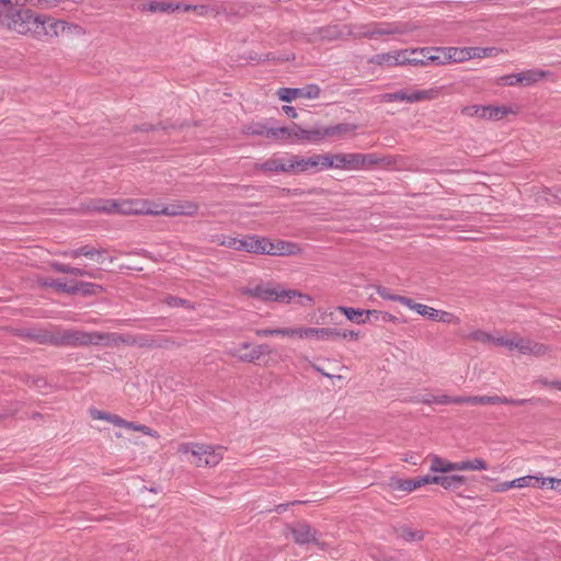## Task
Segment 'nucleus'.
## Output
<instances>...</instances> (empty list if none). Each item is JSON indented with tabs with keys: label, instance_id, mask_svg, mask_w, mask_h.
I'll return each instance as SVG.
<instances>
[{
	"label": "nucleus",
	"instance_id": "obj_36",
	"mask_svg": "<svg viewBox=\"0 0 561 561\" xmlns=\"http://www.w3.org/2000/svg\"><path fill=\"white\" fill-rule=\"evenodd\" d=\"M466 483V478L460 474L438 476L437 484L445 490L459 488Z\"/></svg>",
	"mask_w": 561,
	"mask_h": 561
},
{
	"label": "nucleus",
	"instance_id": "obj_41",
	"mask_svg": "<svg viewBox=\"0 0 561 561\" xmlns=\"http://www.w3.org/2000/svg\"><path fill=\"white\" fill-rule=\"evenodd\" d=\"M278 256L299 255L302 252V249L299 244L284 240H278Z\"/></svg>",
	"mask_w": 561,
	"mask_h": 561
},
{
	"label": "nucleus",
	"instance_id": "obj_43",
	"mask_svg": "<svg viewBox=\"0 0 561 561\" xmlns=\"http://www.w3.org/2000/svg\"><path fill=\"white\" fill-rule=\"evenodd\" d=\"M51 267L56 272L71 274V275H75V276H90V277L94 276L92 273H90V272H88L85 270H81V268H78V267H71L69 265L61 264V263H54L51 265Z\"/></svg>",
	"mask_w": 561,
	"mask_h": 561
},
{
	"label": "nucleus",
	"instance_id": "obj_13",
	"mask_svg": "<svg viewBox=\"0 0 561 561\" xmlns=\"http://www.w3.org/2000/svg\"><path fill=\"white\" fill-rule=\"evenodd\" d=\"M154 215L164 216H194L198 211V205L195 202L184 201L169 206L153 205Z\"/></svg>",
	"mask_w": 561,
	"mask_h": 561
},
{
	"label": "nucleus",
	"instance_id": "obj_34",
	"mask_svg": "<svg viewBox=\"0 0 561 561\" xmlns=\"http://www.w3.org/2000/svg\"><path fill=\"white\" fill-rule=\"evenodd\" d=\"M467 49L469 60L496 57L502 53V49L497 47H467Z\"/></svg>",
	"mask_w": 561,
	"mask_h": 561
},
{
	"label": "nucleus",
	"instance_id": "obj_19",
	"mask_svg": "<svg viewBox=\"0 0 561 561\" xmlns=\"http://www.w3.org/2000/svg\"><path fill=\"white\" fill-rule=\"evenodd\" d=\"M335 329L298 325V340L327 341L334 339Z\"/></svg>",
	"mask_w": 561,
	"mask_h": 561
},
{
	"label": "nucleus",
	"instance_id": "obj_42",
	"mask_svg": "<svg viewBox=\"0 0 561 561\" xmlns=\"http://www.w3.org/2000/svg\"><path fill=\"white\" fill-rule=\"evenodd\" d=\"M278 240L261 237L260 254L278 256Z\"/></svg>",
	"mask_w": 561,
	"mask_h": 561
},
{
	"label": "nucleus",
	"instance_id": "obj_21",
	"mask_svg": "<svg viewBox=\"0 0 561 561\" xmlns=\"http://www.w3.org/2000/svg\"><path fill=\"white\" fill-rule=\"evenodd\" d=\"M416 55L424 57L425 67L430 64L437 66L447 65L445 46L416 48Z\"/></svg>",
	"mask_w": 561,
	"mask_h": 561
},
{
	"label": "nucleus",
	"instance_id": "obj_24",
	"mask_svg": "<svg viewBox=\"0 0 561 561\" xmlns=\"http://www.w3.org/2000/svg\"><path fill=\"white\" fill-rule=\"evenodd\" d=\"M443 88L432 87L430 89H408L409 103L432 101L442 95Z\"/></svg>",
	"mask_w": 561,
	"mask_h": 561
},
{
	"label": "nucleus",
	"instance_id": "obj_28",
	"mask_svg": "<svg viewBox=\"0 0 561 561\" xmlns=\"http://www.w3.org/2000/svg\"><path fill=\"white\" fill-rule=\"evenodd\" d=\"M430 459H431V466H430L431 472L448 473L451 471H459V461L453 462V461L444 459L437 455L430 456Z\"/></svg>",
	"mask_w": 561,
	"mask_h": 561
},
{
	"label": "nucleus",
	"instance_id": "obj_15",
	"mask_svg": "<svg viewBox=\"0 0 561 561\" xmlns=\"http://www.w3.org/2000/svg\"><path fill=\"white\" fill-rule=\"evenodd\" d=\"M61 20L41 14L39 25L34 32V37L51 39L60 37Z\"/></svg>",
	"mask_w": 561,
	"mask_h": 561
},
{
	"label": "nucleus",
	"instance_id": "obj_52",
	"mask_svg": "<svg viewBox=\"0 0 561 561\" xmlns=\"http://www.w3.org/2000/svg\"><path fill=\"white\" fill-rule=\"evenodd\" d=\"M471 339L474 341L490 343L494 345V340H496V336H493L484 331H477L471 334Z\"/></svg>",
	"mask_w": 561,
	"mask_h": 561
},
{
	"label": "nucleus",
	"instance_id": "obj_40",
	"mask_svg": "<svg viewBox=\"0 0 561 561\" xmlns=\"http://www.w3.org/2000/svg\"><path fill=\"white\" fill-rule=\"evenodd\" d=\"M488 463L482 458L459 461V471H482L488 470Z\"/></svg>",
	"mask_w": 561,
	"mask_h": 561
},
{
	"label": "nucleus",
	"instance_id": "obj_20",
	"mask_svg": "<svg viewBox=\"0 0 561 561\" xmlns=\"http://www.w3.org/2000/svg\"><path fill=\"white\" fill-rule=\"evenodd\" d=\"M271 352L268 345L260 344L252 347L249 352H240L239 348H229L227 354L231 357L237 358L242 363H253L259 360L263 355Z\"/></svg>",
	"mask_w": 561,
	"mask_h": 561
},
{
	"label": "nucleus",
	"instance_id": "obj_4",
	"mask_svg": "<svg viewBox=\"0 0 561 561\" xmlns=\"http://www.w3.org/2000/svg\"><path fill=\"white\" fill-rule=\"evenodd\" d=\"M534 399H510L506 397L500 396H466V397H449L446 394L432 397L430 399H424V403H435V404H516L523 405L526 403H533Z\"/></svg>",
	"mask_w": 561,
	"mask_h": 561
},
{
	"label": "nucleus",
	"instance_id": "obj_3",
	"mask_svg": "<svg viewBox=\"0 0 561 561\" xmlns=\"http://www.w3.org/2000/svg\"><path fill=\"white\" fill-rule=\"evenodd\" d=\"M61 342L67 345L81 346V345H105L116 346L119 344L134 345L136 339L133 336H124L117 333H99V332H83V331H69L66 332Z\"/></svg>",
	"mask_w": 561,
	"mask_h": 561
},
{
	"label": "nucleus",
	"instance_id": "obj_58",
	"mask_svg": "<svg viewBox=\"0 0 561 561\" xmlns=\"http://www.w3.org/2000/svg\"><path fill=\"white\" fill-rule=\"evenodd\" d=\"M407 65L425 67V59L421 55L407 57Z\"/></svg>",
	"mask_w": 561,
	"mask_h": 561
},
{
	"label": "nucleus",
	"instance_id": "obj_53",
	"mask_svg": "<svg viewBox=\"0 0 561 561\" xmlns=\"http://www.w3.org/2000/svg\"><path fill=\"white\" fill-rule=\"evenodd\" d=\"M41 285L49 286V287H55L57 289H60V290L67 291V293H76L75 287H67L66 284H62V283H59V282H55V280H42Z\"/></svg>",
	"mask_w": 561,
	"mask_h": 561
},
{
	"label": "nucleus",
	"instance_id": "obj_27",
	"mask_svg": "<svg viewBox=\"0 0 561 561\" xmlns=\"http://www.w3.org/2000/svg\"><path fill=\"white\" fill-rule=\"evenodd\" d=\"M294 540L298 545H306L316 541V530L307 524H298L291 527Z\"/></svg>",
	"mask_w": 561,
	"mask_h": 561
},
{
	"label": "nucleus",
	"instance_id": "obj_11",
	"mask_svg": "<svg viewBox=\"0 0 561 561\" xmlns=\"http://www.w3.org/2000/svg\"><path fill=\"white\" fill-rule=\"evenodd\" d=\"M153 205L147 199H115L114 214L119 215H154Z\"/></svg>",
	"mask_w": 561,
	"mask_h": 561
},
{
	"label": "nucleus",
	"instance_id": "obj_57",
	"mask_svg": "<svg viewBox=\"0 0 561 561\" xmlns=\"http://www.w3.org/2000/svg\"><path fill=\"white\" fill-rule=\"evenodd\" d=\"M238 238L232 237H222V239L219 241V244L222 247H227L233 250H237L238 248Z\"/></svg>",
	"mask_w": 561,
	"mask_h": 561
},
{
	"label": "nucleus",
	"instance_id": "obj_26",
	"mask_svg": "<svg viewBox=\"0 0 561 561\" xmlns=\"http://www.w3.org/2000/svg\"><path fill=\"white\" fill-rule=\"evenodd\" d=\"M181 11H194L199 16H216L222 11V7L218 3H203L199 5L182 4Z\"/></svg>",
	"mask_w": 561,
	"mask_h": 561
},
{
	"label": "nucleus",
	"instance_id": "obj_5",
	"mask_svg": "<svg viewBox=\"0 0 561 561\" xmlns=\"http://www.w3.org/2000/svg\"><path fill=\"white\" fill-rule=\"evenodd\" d=\"M377 162L373 154L363 153H325V170L340 169L346 171H357L366 169Z\"/></svg>",
	"mask_w": 561,
	"mask_h": 561
},
{
	"label": "nucleus",
	"instance_id": "obj_59",
	"mask_svg": "<svg viewBox=\"0 0 561 561\" xmlns=\"http://www.w3.org/2000/svg\"><path fill=\"white\" fill-rule=\"evenodd\" d=\"M416 481H417V484H419V488L425 485V484H430V483H434V484H437V481H438V476H423V477H417L416 478Z\"/></svg>",
	"mask_w": 561,
	"mask_h": 561
},
{
	"label": "nucleus",
	"instance_id": "obj_50",
	"mask_svg": "<svg viewBox=\"0 0 561 561\" xmlns=\"http://www.w3.org/2000/svg\"><path fill=\"white\" fill-rule=\"evenodd\" d=\"M75 289L76 293L81 291L85 295H95L103 290L102 286L92 283L81 284L79 287H75Z\"/></svg>",
	"mask_w": 561,
	"mask_h": 561
},
{
	"label": "nucleus",
	"instance_id": "obj_46",
	"mask_svg": "<svg viewBox=\"0 0 561 561\" xmlns=\"http://www.w3.org/2000/svg\"><path fill=\"white\" fill-rule=\"evenodd\" d=\"M437 322L447 323V324H460V318L451 312L437 310L436 320Z\"/></svg>",
	"mask_w": 561,
	"mask_h": 561
},
{
	"label": "nucleus",
	"instance_id": "obj_48",
	"mask_svg": "<svg viewBox=\"0 0 561 561\" xmlns=\"http://www.w3.org/2000/svg\"><path fill=\"white\" fill-rule=\"evenodd\" d=\"M536 480H538V476H525L515 479V488L524 489V488H537Z\"/></svg>",
	"mask_w": 561,
	"mask_h": 561
},
{
	"label": "nucleus",
	"instance_id": "obj_64",
	"mask_svg": "<svg viewBox=\"0 0 561 561\" xmlns=\"http://www.w3.org/2000/svg\"><path fill=\"white\" fill-rule=\"evenodd\" d=\"M378 320H381L383 322H396L397 318L394 316H392L391 313H389V312L380 311Z\"/></svg>",
	"mask_w": 561,
	"mask_h": 561
},
{
	"label": "nucleus",
	"instance_id": "obj_44",
	"mask_svg": "<svg viewBox=\"0 0 561 561\" xmlns=\"http://www.w3.org/2000/svg\"><path fill=\"white\" fill-rule=\"evenodd\" d=\"M380 101L383 103H391L396 101H402L409 103L408 89L399 90L393 93H385L380 95Z\"/></svg>",
	"mask_w": 561,
	"mask_h": 561
},
{
	"label": "nucleus",
	"instance_id": "obj_29",
	"mask_svg": "<svg viewBox=\"0 0 561 561\" xmlns=\"http://www.w3.org/2000/svg\"><path fill=\"white\" fill-rule=\"evenodd\" d=\"M525 339L518 335H501L494 340V345L503 346L508 351H517L522 354V346L524 347Z\"/></svg>",
	"mask_w": 561,
	"mask_h": 561
},
{
	"label": "nucleus",
	"instance_id": "obj_18",
	"mask_svg": "<svg viewBox=\"0 0 561 561\" xmlns=\"http://www.w3.org/2000/svg\"><path fill=\"white\" fill-rule=\"evenodd\" d=\"M280 284H260L247 290V294L264 302H277Z\"/></svg>",
	"mask_w": 561,
	"mask_h": 561
},
{
	"label": "nucleus",
	"instance_id": "obj_16",
	"mask_svg": "<svg viewBox=\"0 0 561 561\" xmlns=\"http://www.w3.org/2000/svg\"><path fill=\"white\" fill-rule=\"evenodd\" d=\"M320 88L316 84H310L301 89L294 88H280L277 91L279 100L284 102H291L297 98H304L308 100L318 99L320 95Z\"/></svg>",
	"mask_w": 561,
	"mask_h": 561
},
{
	"label": "nucleus",
	"instance_id": "obj_23",
	"mask_svg": "<svg viewBox=\"0 0 561 561\" xmlns=\"http://www.w3.org/2000/svg\"><path fill=\"white\" fill-rule=\"evenodd\" d=\"M255 169L262 172H284L290 173L289 156L287 157H273L262 163H257Z\"/></svg>",
	"mask_w": 561,
	"mask_h": 561
},
{
	"label": "nucleus",
	"instance_id": "obj_62",
	"mask_svg": "<svg viewBox=\"0 0 561 561\" xmlns=\"http://www.w3.org/2000/svg\"><path fill=\"white\" fill-rule=\"evenodd\" d=\"M255 334L260 337H270L275 336V328L274 329H257Z\"/></svg>",
	"mask_w": 561,
	"mask_h": 561
},
{
	"label": "nucleus",
	"instance_id": "obj_6",
	"mask_svg": "<svg viewBox=\"0 0 561 561\" xmlns=\"http://www.w3.org/2000/svg\"><path fill=\"white\" fill-rule=\"evenodd\" d=\"M267 137L284 139L290 144H318L317 128H302L294 124L289 127L271 128Z\"/></svg>",
	"mask_w": 561,
	"mask_h": 561
},
{
	"label": "nucleus",
	"instance_id": "obj_7",
	"mask_svg": "<svg viewBox=\"0 0 561 561\" xmlns=\"http://www.w3.org/2000/svg\"><path fill=\"white\" fill-rule=\"evenodd\" d=\"M467 117H479L488 121H500L517 111L511 105H468L461 110Z\"/></svg>",
	"mask_w": 561,
	"mask_h": 561
},
{
	"label": "nucleus",
	"instance_id": "obj_14",
	"mask_svg": "<svg viewBox=\"0 0 561 561\" xmlns=\"http://www.w3.org/2000/svg\"><path fill=\"white\" fill-rule=\"evenodd\" d=\"M278 304H296L299 307H311L314 305V299L309 294L302 293L298 289L288 288L280 284Z\"/></svg>",
	"mask_w": 561,
	"mask_h": 561
},
{
	"label": "nucleus",
	"instance_id": "obj_55",
	"mask_svg": "<svg viewBox=\"0 0 561 561\" xmlns=\"http://www.w3.org/2000/svg\"><path fill=\"white\" fill-rule=\"evenodd\" d=\"M376 293L383 299H387V300H392V301H398L399 299V295H393V294H390L389 290L386 288V287H382V286H378L376 288Z\"/></svg>",
	"mask_w": 561,
	"mask_h": 561
},
{
	"label": "nucleus",
	"instance_id": "obj_30",
	"mask_svg": "<svg viewBox=\"0 0 561 561\" xmlns=\"http://www.w3.org/2000/svg\"><path fill=\"white\" fill-rule=\"evenodd\" d=\"M115 426H118V427H122V428H125V430H128V431H135V432H139V433H142L144 435H147V436H150V437H153V438H159L160 435L157 431L144 425V424H138V423H135V422H130V421H126L124 420L123 417L118 416L117 417V421H116V425Z\"/></svg>",
	"mask_w": 561,
	"mask_h": 561
},
{
	"label": "nucleus",
	"instance_id": "obj_25",
	"mask_svg": "<svg viewBox=\"0 0 561 561\" xmlns=\"http://www.w3.org/2000/svg\"><path fill=\"white\" fill-rule=\"evenodd\" d=\"M104 253L105 251L103 249H95L89 245H83L78 249L65 251L62 252V255L72 259L87 256L91 260H95L96 262L102 263L104 261Z\"/></svg>",
	"mask_w": 561,
	"mask_h": 561
},
{
	"label": "nucleus",
	"instance_id": "obj_60",
	"mask_svg": "<svg viewBox=\"0 0 561 561\" xmlns=\"http://www.w3.org/2000/svg\"><path fill=\"white\" fill-rule=\"evenodd\" d=\"M398 302L402 304L403 306L408 307L409 309L415 312L417 311V307L420 306L419 302H414L412 299L404 296H400Z\"/></svg>",
	"mask_w": 561,
	"mask_h": 561
},
{
	"label": "nucleus",
	"instance_id": "obj_56",
	"mask_svg": "<svg viewBox=\"0 0 561 561\" xmlns=\"http://www.w3.org/2000/svg\"><path fill=\"white\" fill-rule=\"evenodd\" d=\"M334 337H340V339H348V340H358L359 339V333L356 332V331H337L335 330V333H334Z\"/></svg>",
	"mask_w": 561,
	"mask_h": 561
},
{
	"label": "nucleus",
	"instance_id": "obj_1",
	"mask_svg": "<svg viewBox=\"0 0 561 561\" xmlns=\"http://www.w3.org/2000/svg\"><path fill=\"white\" fill-rule=\"evenodd\" d=\"M38 0H7V7L0 15V24L21 35H34L39 25L41 14L34 13L28 5Z\"/></svg>",
	"mask_w": 561,
	"mask_h": 561
},
{
	"label": "nucleus",
	"instance_id": "obj_2",
	"mask_svg": "<svg viewBox=\"0 0 561 561\" xmlns=\"http://www.w3.org/2000/svg\"><path fill=\"white\" fill-rule=\"evenodd\" d=\"M176 451L182 461L197 468H213L224 459L225 448L216 445L185 442L178 445Z\"/></svg>",
	"mask_w": 561,
	"mask_h": 561
},
{
	"label": "nucleus",
	"instance_id": "obj_39",
	"mask_svg": "<svg viewBox=\"0 0 561 561\" xmlns=\"http://www.w3.org/2000/svg\"><path fill=\"white\" fill-rule=\"evenodd\" d=\"M85 34V31L82 26L76 23H70L68 21L61 20V37H79Z\"/></svg>",
	"mask_w": 561,
	"mask_h": 561
},
{
	"label": "nucleus",
	"instance_id": "obj_17",
	"mask_svg": "<svg viewBox=\"0 0 561 561\" xmlns=\"http://www.w3.org/2000/svg\"><path fill=\"white\" fill-rule=\"evenodd\" d=\"M316 128L318 144H320L327 138H344L347 134L355 131L357 126L354 124L342 123L332 126H317Z\"/></svg>",
	"mask_w": 561,
	"mask_h": 561
},
{
	"label": "nucleus",
	"instance_id": "obj_45",
	"mask_svg": "<svg viewBox=\"0 0 561 561\" xmlns=\"http://www.w3.org/2000/svg\"><path fill=\"white\" fill-rule=\"evenodd\" d=\"M89 414L93 420L106 421L108 423H112L113 425H116V421L118 417V415L116 414L107 413L94 408L89 410Z\"/></svg>",
	"mask_w": 561,
	"mask_h": 561
},
{
	"label": "nucleus",
	"instance_id": "obj_8",
	"mask_svg": "<svg viewBox=\"0 0 561 561\" xmlns=\"http://www.w3.org/2000/svg\"><path fill=\"white\" fill-rule=\"evenodd\" d=\"M550 77V72L541 69H529L518 73L505 75L497 78V84L514 87L517 84L529 87L546 78Z\"/></svg>",
	"mask_w": 561,
	"mask_h": 561
},
{
	"label": "nucleus",
	"instance_id": "obj_37",
	"mask_svg": "<svg viewBox=\"0 0 561 561\" xmlns=\"http://www.w3.org/2000/svg\"><path fill=\"white\" fill-rule=\"evenodd\" d=\"M337 311H340L342 314L346 317L347 320L356 323V324H364L367 322L366 319H364V312L363 309L352 308V307H344L339 306Z\"/></svg>",
	"mask_w": 561,
	"mask_h": 561
},
{
	"label": "nucleus",
	"instance_id": "obj_61",
	"mask_svg": "<svg viewBox=\"0 0 561 561\" xmlns=\"http://www.w3.org/2000/svg\"><path fill=\"white\" fill-rule=\"evenodd\" d=\"M515 488V479L512 481L502 482L493 488L494 492L501 493L506 492L507 490Z\"/></svg>",
	"mask_w": 561,
	"mask_h": 561
},
{
	"label": "nucleus",
	"instance_id": "obj_12",
	"mask_svg": "<svg viewBox=\"0 0 561 561\" xmlns=\"http://www.w3.org/2000/svg\"><path fill=\"white\" fill-rule=\"evenodd\" d=\"M416 25L412 23H396V24H376L366 27L362 33L363 36L374 38L380 35L404 34L416 30Z\"/></svg>",
	"mask_w": 561,
	"mask_h": 561
},
{
	"label": "nucleus",
	"instance_id": "obj_32",
	"mask_svg": "<svg viewBox=\"0 0 561 561\" xmlns=\"http://www.w3.org/2000/svg\"><path fill=\"white\" fill-rule=\"evenodd\" d=\"M445 50L447 57V65L462 64L469 60L467 47L445 46Z\"/></svg>",
	"mask_w": 561,
	"mask_h": 561
},
{
	"label": "nucleus",
	"instance_id": "obj_10",
	"mask_svg": "<svg viewBox=\"0 0 561 561\" xmlns=\"http://www.w3.org/2000/svg\"><path fill=\"white\" fill-rule=\"evenodd\" d=\"M416 48L411 49H398L387 53H381L373 56L369 59L370 64L383 66V67H400L407 66V57L415 56Z\"/></svg>",
	"mask_w": 561,
	"mask_h": 561
},
{
	"label": "nucleus",
	"instance_id": "obj_9",
	"mask_svg": "<svg viewBox=\"0 0 561 561\" xmlns=\"http://www.w3.org/2000/svg\"><path fill=\"white\" fill-rule=\"evenodd\" d=\"M325 153L302 157L289 156L290 173L320 172L325 170Z\"/></svg>",
	"mask_w": 561,
	"mask_h": 561
},
{
	"label": "nucleus",
	"instance_id": "obj_33",
	"mask_svg": "<svg viewBox=\"0 0 561 561\" xmlns=\"http://www.w3.org/2000/svg\"><path fill=\"white\" fill-rule=\"evenodd\" d=\"M389 488L393 491H401L411 493L419 489V484L415 479H400V478H391L389 481Z\"/></svg>",
	"mask_w": 561,
	"mask_h": 561
},
{
	"label": "nucleus",
	"instance_id": "obj_35",
	"mask_svg": "<svg viewBox=\"0 0 561 561\" xmlns=\"http://www.w3.org/2000/svg\"><path fill=\"white\" fill-rule=\"evenodd\" d=\"M261 237L247 236L238 240V251L260 254Z\"/></svg>",
	"mask_w": 561,
	"mask_h": 561
},
{
	"label": "nucleus",
	"instance_id": "obj_63",
	"mask_svg": "<svg viewBox=\"0 0 561 561\" xmlns=\"http://www.w3.org/2000/svg\"><path fill=\"white\" fill-rule=\"evenodd\" d=\"M549 488L551 490L561 491V479L549 477Z\"/></svg>",
	"mask_w": 561,
	"mask_h": 561
},
{
	"label": "nucleus",
	"instance_id": "obj_54",
	"mask_svg": "<svg viewBox=\"0 0 561 561\" xmlns=\"http://www.w3.org/2000/svg\"><path fill=\"white\" fill-rule=\"evenodd\" d=\"M402 538L407 541H419L423 538V534L417 530H404Z\"/></svg>",
	"mask_w": 561,
	"mask_h": 561
},
{
	"label": "nucleus",
	"instance_id": "obj_38",
	"mask_svg": "<svg viewBox=\"0 0 561 561\" xmlns=\"http://www.w3.org/2000/svg\"><path fill=\"white\" fill-rule=\"evenodd\" d=\"M89 209L96 213L114 214L115 199H96L89 204Z\"/></svg>",
	"mask_w": 561,
	"mask_h": 561
},
{
	"label": "nucleus",
	"instance_id": "obj_31",
	"mask_svg": "<svg viewBox=\"0 0 561 561\" xmlns=\"http://www.w3.org/2000/svg\"><path fill=\"white\" fill-rule=\"evenodd\" d=\"M549 345L525 339L524 347L522 346L523 355H534L537 357L546 356L550 353Z\"/></svg>",
	"mask_w": 561,
	"mask_h": 561
},
{
	"label": "nucleus",
	"instance_id": "obj_22",
	"mask_svg": "<svg viewBox=\"0 0 561 561\" xmlns=\"http://www.w3.org/2000/svg\"><path fill=\"white\" fill-rule=\"evenodd\" d=\"M182 3L171 0H150L142 4L141 11L149 13H173L181 11Z\"/></svg>",
	"mask_w": 561,
	"mask_h": 561
},
{
	"label": "nucleus",
	"instance_id": "obj_49",
	"mask_svg": "<svg viewBox=\"0 0 561 561\" xmlns=\"http://www.w3.org/2000/svg\"><path fill=\"white\" fill-rule=\"evenodd\" d=\"M270 129L271 128H267L265 125H263L261 123H252V124L245 126L244 133L248 135H257V136L266 135L267 136V130H270Z\"/></svg>",
	"mask_w": 561,
	"mask_h": 561
},
{
	"label": "nucleus",
	"instance_id": "obj_47",
	"mask_svg": "<svg viewBox=\"0 0 561 561\" xmlns=\"http://www.w3.org/2000/svg\"><path fill=\"white\" fill-rule=\"evenodd\" d=\"M275 336L298 340V325L275 328Z\"/></svg>",
	"mask_w": 561,
	"mask_h": 561
},
{
	"label": "nucleus",
	"instance_id": "obj_51",
	"mask_svg": "<svg viewBox=\"0 0 561 561\" xmlns=\"http://www.w3.org/2000/svg\"><path fill=\"white\" fill-rule=\"evenodd\" d=\"M416 313L435 321L437 316V309L424 304H420Z\"/></svg>",
	"mask_w": 561,
	"mask_h": 561
}]
</instances>
